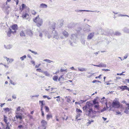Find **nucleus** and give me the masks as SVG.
<instances>
[{
	"label": "nucleus",
	"mask_w": 129,
	"mask_h": 129,
	"mask_svg": "<svg viewBox=\"0 0 129 129\" xmlns=\"http://www.w3.org/2000/svg\"><path fill=\"white\" fill-rule=\"evenodd\" d=\"M28 116L29 117V118L30 119H32L33 118V117L32 116L29 115V114L28 115Z\"/></svg>",
	"instance_id": "a18cd8bd"
},
{
	"label": "nucleus",
	"mask_w": 129,
	"mask_h": 129,
	"mask_svg": "<svg viewBox=\"0 0 129 129\" xmlns=\"http://www.w3.org/2000/svg\"><path fill=\"white\" fill-rule=\"evenodd\" d=\"M4 110L6 112H8L10 111L9 109L8 108H4Z\"/></svg>",
	"instance_id": "7c9ffc66"
},
{
	"label": "nucleus",
	"mask_w": 129,
	"mask_h": 129,
	"mask_svg": "<svg viewBox=\"0 0 129 129\" xmlns=\"http://www.w3.org/2000/svg\"><path fill=\"white\" fill-rule=\"evenodd\" d=\"M97 81H98V82H100V81H97L96 80H93L92 81V82L93 83H95V82H96Z\"/></svg>",
	"instance_id": "de8ad7c7"
},
{
	"label": "nucleus",
	"mask_w": 129,
	"mask_h": 129,
	"mask_svg": "<svg viewBox=\"0 0 129 129\" xmlns=\"http://www.w3.org/2000/svg\"><path fill=\"white\" fill-rule=\"evenodd\" d=\"M44 74L46 75H48L47 74H48L49 75V74H48V73H47V72H44Z\"/></svg>",
	"instance_id": "6e6d98bb"
},
{
	"label": "nucleus",
	"mask_w": 129,
	"mask_h": 129,
	"mask_svg": "<svg viewBox=\"0 0 129 129\" xmlns=\"http://www.w3.org/2000/svg\"><path fill=\"white\" fill-rule=\"evenodd\" d=\"M31 13L32 14L34 15H35L37 13L36 12V11L34 10H31Z\"/></svg>",
	"instance_id": "bb28decb"
},
{
	"label": "nucleus",
	"mask_w": 129,
	"mask_h": 129,
	"mask_svg": "<svg viewBox=\"0 0 129 129\" xmlns=\"http://www.w3.org/2000/svg\"><path fill=\"white\" fill-rule=\"evenodd\" d=\"M18 128H20V129L21 128H23V126H22V125H19L18 126Z\"/></svg>",
	"instance_id": "ea45409f"
},
{
	"label": "nucleus",
	"mask_w": 129,
	"mask_h": 129,
	"mask_svg": "<svg viewBox=\"0 0 129 129\" xmlns=\"http://www.w3.org/2000/svg\"><path fill=\"white\" fill-rule=\"evenodd\" d=\"M43 61H46L48 62V63H50L51 62H52V61L50 60H49L46 59L44 60Z\"/></svg>",
	"instance_id": "c756f323"
},
{
	"label": "nucleus",
	"mask_w": 129,
	"mask_h": 129,
	"mask_svg": "<svg viewBox=\"0 0 129 129\" xmlns=\"http://www.w3.org/2000/svg\"><path fill=\"white\" fill-rule=\"evenodd\" d=\"M61 117L63 120H66L68 118V117L65 115V114L64 113H62L61 114Z\"/></svg>",
	"instance_id": "4468645a"
},
{
	"label": "nucleus",
	"mask_w": 129,
	"mask_h": 129,
	"mask_svg": "<svg viewBox=\"0 0 129 129\" xmlns=\"http://www.w3.org/2000/svg\"><path fill=\"white\" fill-rule=\"evenodd\" d=\"M116 115H118L119 114H120L121 115V113L119 111L116 112Z\"/></svg>",
	"instance_id": "c03bdc74"
},
{
	"label": "nucleus",
	"mask_w": 129,
	"mask_h": 129,
	"mask_svg": "<svg viewBox=\"0 0 129 129\" xmlns=\"http://www.w3.org/2000/svg\"><path fill=\"white\" fill-rule=\"evenodd\" d=\"M102 70L103 71H109L110 70L108 69H102Z\"/></svg>",
	"instance_id": "09e8293b"
},
{
	"label": "nucleus",
	"mask_w": 129,
	"mask_h": 129,
	"mask_svg": "<svg viewBox=\"0 0 129 129\" xmlns=\"http://www.w3.org/2000/svg\"><path fill=\"white\" fill-rule=\"evenodd\" d=\"M119 87L121 89L122 91H124L125 89H126L128 91H129V87H128L126 86H121Z\"/></svg>",
	"instance_id": "9b49d317"
},
{
	"label": "nucleus",
	"mask_w": 129,
	"mask_h": 129,
	"mask_svg": "<svg viewBox=\"0 0 129 129\" xmlns=\"http://www.w3.org/2000/svg\"><path fill=\"white\" fill-rule=\"evenodd\" d=\"M96 100H94L93 101V103L94 104H98V102H96Z\"/></svg>",
	"instance_id": "e433bc0d"
},
{
	"label": "nucleus",
	"mask_w": 129,
	"mask_h": 129,
	"mask_svg": "<svg viewBox=\"0 0 129 129\" xmlns=\"http://www.w3.org/2000/svg\"><path fill=\"white\" fill-rule=\"evenodd\" d=\"M64 79V78L63 77V75L60 76L58 78V80L59 81H60L61 80H63Z\"/></svg>",
	"instance_id": "412c9836"
},
{
	"label": "nucleus",
	"mask_w": 129,
	"mask_h": 129,
	"mask_svg": "<svg viewBox=\"0 0 129 129\" xmlns=\"http://www.w3.org/2000/svg\"><path fill=\"white\" fill-rule=\"evenodd\" d=\"M9 123H8L7 124H6V126L5 128L6 129H10V128L9 126Z\"/></svg>",
	"instance_id": "4c0bfd02"
},
{
	"label": "nucleus",
	"mask_w": 129,
	"mask_h": 129,
	"mask_svg": "<svg viewBox=\"0 0 129 129\" xmlns=\"http://www.w3.org/2000/svg\"><path fill=\"white\" fill-rule=\"evenodd\" d=\"M79 11H80V12L82 11L88 12V11L87 10H80Z\"/></svg>",
	"instance_id": "0e129e2a"
},
{
	"label": "nucleus",
	"mask_w": 129,
	"mask_h": 129,
	"mask_svg": "<svg viewBox=\"0 0 129 129\" xmlns=\"http://www.w3.org/2000/svg\"><path fill=\"white\" fill-rule=\"evenodd\" d=\"M126 105L123 108H121V111H122V110H124V112L126 114H128L129 112V104H126Z\"/></svg>",
	"instance_id": "20e7f679"
},
{
	"label": "nucleus",
	"mask_w": 129,
	"mask_h": 129,
	"mask_svg": "<svg viewBox=\"0 0 129 129\" xmlns=\"http://www.w3.org/2000/svg\"><path fill=\"white\" fill-rule=\"evenodd\" d=\"M62 34L63 35L66 37H68L69 36V33L65 30H64L62 32Z\"/></svg>",
	"instance_id": "2eb2a0df"
},
{
	"label": "nucleus",
	"mask_w": 129,
	"mask_h": 129,
	"mask_svg": "<svg viewBox=\"0 0 129 129\" xmlns=\"http://www.w3.org/2000/svg\"><path fill=\"white\" fill-rule=\"evenodd\" d=\"M100 102L102 104H105L106 105H107V100L104 97L101 99Z\"/></svg>",
	"instance_id": "f8f14e48"
},
{
	"label": "nucleus",
	"mask_w": 129,
	"mask_h": 129,
	"mask_svg": "<svg viewBox=\"0 0 129 129\" xmlns=\"http://www.w3.org/2000/svg\"><path fill=\"white\" fill-rule=\"evenodd\" d=\"M26 56L25 55H24L20 58V59L22 61L25 58H26Z\"/></svg>",
	"instance_id": "473e14b6"
},
{
	"label": "nucleus",
	"mask_w": 129,
	"mask_h": 129,
	"mask_svg": "<svg viewBox=\"0 0 129 129\" xmlns=\"http://www.w3.org/2000/svg\"><path fill=\"white\" fill-rule=\"evenodd\" d=\"M11 29L10 28L9 29V30L7 33V35L8 36L10 37L11 35V33H12Z\"/></svg>",
	"instance_id": "6ab92c4d"
},
{
	"label": "nucleus",
	"mask_w": 129,
	"mask_h": 129,
	"mask_svg": "<svg viewBox=\"0 0 129 129\" xmlns=\"http://www.w3.org/2000/svg\"><path fill=\"white\" fill-rule=\"evenodd\" d=\"M4 58H6L7 61H8L9 60V59L6 57H4Z\"/></svg>",
	"instance_id": "13d9d810"
},
{
	"label": "nucleus",
	"mask_w": 129,
	"mask_h": 129,
	"mask_svg": "<svg viewBox=\"0 0 129 129\" xmlns=\"http://www.w3.org/2000/svg\"><path fill=\"white\" fill-rule=\"evenodd\" d=\"M78 70L79 71H81V72H83V71H85L86 70L85 69H84L83 68H79Z\"/></svg>",
	"instance_id": "c85d7f7f"
},
{
	"label": "nucleus",
	"mask_w": 129,
	"mask_h": 129,
	"mask_svg": "<svg viewBox=\"0 0 129 129\" xmlns=\"http://www.w3.org/2000/svg\"><path fill=\"white\" fill-rule=\"evenodd\" d=\"M92 106L93 104L90 102H87L85 106L83 108V109L85 112L89 115L93 112Z\"/></svg>",
	"instance_id": "f257e3e1"
},
{
	"label": "nucleus",
	"mask_w": 129,
	"mask_h": 129,
	"mask_svg": "<svg viewBox=\"0 0 129 129\" xmlns=\"http://www.w3.org/2000/svg\"><path fill=\"white\" fill-rule=\"evenodd\" d=\"M112 105L113 107L118 108L120 107L121 109L122 108L121 107L122 105H121L120 102L117 100H114L112 103Z\"/></svg>",
	"instance_id": "7ed1b4c3"
},
{
	"label": "nucleus",
	"mask_w": 129,
	"mask_h": 129,
	"mask_svg": "<svg viewBox=\"0 0 129 129\" xmlns=\"http://www.w3.org/2000/svg\"><path fill=\"white\" fill-rule=\"evenodd\" d=\"M54 98L55 99L56 98H57V99L56 100V101L57 102H58L60 101V96H58L56 97H54Z\"/></svg>",
	"instance_id": "2f4dec72"
},
{
	"label": "nucleus",
	"mask_w": 129,
	"mask_h": 129,
	"mask_svg": "<svg viewBox=\"0 0 129 129\" xmlns=\"http://www.w3.org/2000/svg\"><path fill=\"white\" fill-rule=\"evenodd\" d=\"M44 101H39V104H41L40 107H41V115L43 117H44V112L43 110V107L44 105L43 104Z\"/></svg>",
	"instance_id": "423d86ee"
},
{
	"label": "nucleus",
	"mask_w": 129,
	"mask_h": 129,
	"mask_svg": "<svg viewBox=\"0 0 129 129\" xmlns=\"http://www.w3.org/2000/svg\"><path fill=\"white\" fill-rule=\"evenodd\" d=\"M9 62L10 63H11L13 61V59H9Z\"/></svg>",
	"instance_id": "49530a36"
},
{
	"label": "nucleus",
	"mask_w": 129,
	"mask_h": 129,
	"mask_svg": "<svg viewBox=\"0 0 129 129\" xmlns=\"http://www.w3.org/2000/svg\"><path fill=\"white\" fill-rule=\"evenodd\" d=\"M60 72H67V70L66 69H63L62 68L60 70Z\"/></svg>",
	"instance_id": "a878e982"
},
{
	"label": "nucleus",
	"mask_w": 129,
	"mask_h": 129,
	"mask_svg": "<svg viewBox=\"0 0 129 129\" xmlns=\"http://www.w3.org/2000/svg\"><path fill=\"white\" fill-rule=\"evenodd\" d=\"M5 104V103H3V104H2L1 105H0V106L1 107H2Z\"/></svg>",
	"instance_id": "8fccbe9b"
},
{
	"label": "nucleus",
	"mask_w": 129,
	"mask_h": 129,
	"mask_svg": "<svg viewBox=\"0 0 129 129\" xmlns=\"http://www.w3.org/2000/svg\"><path fill=\"white\" fill-rule=\"evenodd\" d=\"M58 76L54 75L53 77V79L55 81H57L58 79Z\"/></svg>",
	"instance_id": "b1692460"
},
{
	"label": "nucleus",
	"mask_w": 129,
	"mask_h": 129,
	"mask_svg": "<svg viewBox=\"0 0 129 129\" xmlns=\"http://www.w3.org/2000/svg\"><path fill=\"white\" fill-rule=\"evenodd\" d=\"M76 111L77 113H81L82 112V111L81 110L78 109H76Z\"/></svg>",
	"instance_id": "72a5a7b5"
},
{
	"label": "nucleus",
	"mask_w": 129,
	"mask_h": 129,
	"mask_svg": "<svg viewBox=\"0 0 129 129\" xmlns=\"http://www.w3.org/2000/svg\"><path fill=\"white\" fill-rule=\"evenodd\" d=\"M4 121L5 122L6 124H7L8 123H9L7 122V117L5 115H4Z\"/></svg>",
	"instance_id": "f3484780"
},
{
	"label": "nucleus",
	"mask_w": 129,
	"mask_h": 129,
	"mask_svg": "<svg viewBox=\"0 0 129 129\" xmlns=\"http://www.w3.org/2000/svg\"><path fill=\"white\" fill-rule=\"evenodd\" d=\"M29 50L32 53H34L35 54H37V53L36 52H35L34 51H32L30 50Z\"/></svg>",
	"instance_id": "79ce46f5"
},
{
	"label": "nucleus",
	"mask_w": 129,
	"mask_h": 129,
	"mask_svg": "<svg viewBox=\"0 0 129 129\" xmlns=\"http://www.w3.org/2000/svg\"><path fill=\"white\" fill-rule=\"evenodd\" d=\"M11 9L10 6H8L5 7V11L7 14H8L10 11H11Z\"/></svg>",
	"instance_id": "9d476101"
},
{
	"label": "nucleus",
	"mask_w": 129,
	"mask_h": 129,
	"mask_svg": "<svg viewBox=\"0 0 129 129\" xmlns=\"http://www.w3.org/2000/svg\"><path fill=\"white\" fill-rule=\"evenodd\" d=\"M40 64H39L38 65H36L35 66V68H38L40 66Z\"/></svg>",
	"instance_id": "bf43d9fd"
},
{
	"label": "nucleus",
	"mask_w": 129,
	"mask_h": 129,
	"mask_svg": "<svg viewBox=\"0 0 129 129\" xmlns=\"http://www.w3.org/2000/svg\"><path fill=\"white\" fill-rule=\"evenodd\" d=\"M15 1V2L16 3V5H17L18 4V3L19 2V0H16V1Z\"/></svg>",
	"instance_id": "603ef678"
},
{
	"label": "nucleus",
	"mask_w": 129,
	"mask_h": 129,
	"mask_svg": "<svg viewBox=\"0 0 129 129\" xmlns=\"http://www.w3.org/2000/svg\"><path fill=\"white\" fill-rule=\"evenodd\" d=\"M55 26H54L53 27H52V28L53 29V30H54L55 29Z\"/></svg>",
	"instance_id": "774afa93"
},
{
	"label": "nucleus",
	"mask_w": 129,
	"mask_h": 129,
	"mask_svg": "<svg viewBox=\"0 0 129 129\" xmlns=\"http://www.w3.org/2000/svg\"><path fill=\"white\" fill-rule=\"evenodd\" d=\"M120 34L118 32L116 33L115 34V35H119Z\"/></svg>",
	"instance_id": "3c124183"
},
{
	"label": "nucleus",
	"mask_w": 129,
	"mask_h": 129,
	"mask_svg": "<svg viewBox=\"0 0 129 129\" xmlns=\"http://www.w3.org/2000/svg\"><path fill=\"white\" fill-rule=\"evenodd\" d=\"M31 63L32 64H33L34 65H35V61H31Z\"/></svg>",
	"instance_id": "69168bd1"
},
{
	"label": "nucleus",
	"mask_w": 129,
	"mask_h": 129,
	"mask_svg": "<svg viewBox=\"0 0 129 129\" xmlns=\"http://www.w3.org/2000/svg\"><path fill=\"white\" fill-rule=\"evenodd\" d=\"M127 82L129 83V79H126L125 80Z\"/></svg>",
	"instance_id": "680f3d73"
},
{
	"label": "nucleus",
	"mask_w": 129,
	"mask_h": 129,
	"mask_svg": "<svg viewBox=\"0 0 129 129\" xmlns=\"http://www.w3.org/2000/svg\"><path fill=\"white\" fill-rule=\"evenodd\" d=\"M93 121L92 120V121H90L89 120L88 122L87 123L88 124H90L91 122H93Z\"/></svg>",
	"instance_id": "37998d69"
},
{
	"label": "nucleus",
	"mask_w": 129,
	"mask_h": 129,
	"mask_svg": "<svg viewBox=\"0 0 129 129\" xmlns=\"http://www.w3.org/2000/svg\"><path fill=\"white\" fill-rule=\"evenodd\" d=\"M11 27L14 30V31H12V33L13 34L16 33V31L18 29L17 25L16 24H13Z\"/></svg>",
	"instance_id": "1a4fd4ad"
},
{
	"label": "nucleus",
	"mask_w": 129,
	"mask_h": 129,
	"mask_svg": "<svg viewBox=\"0 0 129 129\" xmlns=\"http://www.w3.org/2000/svg\"><path fill=\"white\" fill-rule=\"evenodd\" d=\"M29 16V15L27 13H24L22 14V17L24 18H26L27 16Z\"/></svg>",
	"instance_id": "aec40b11"
},
{
	"label": "nucleus",
	"mask_w": 129,
	"mask_h": 129,
	"mask_svg": "<svg viewBox=\"0 0 129 129\" xmlns=\"http://www.w3.org/2000/svg\"><path fill=\"white\" fill-rule=\"evenodd\" d=\"M37 72H43V71L41 69H37L36 70Z\"/></svg>",
	"instance_id": "c9c22d12"
},
{
	"label": "nucleus",
	"mask_w": 129,
	"mask_h": 129,
	"mask_svg": "<svg viewBox=\"0 0 129 129\" xmlns=\"http://www.w3.org/2000/svg\"><path fill=\"white\" fill-rule=\"evenodd\" d=\"M27 57L29 58H31V59H32V58L30 56V55L29 54H28L27 55Z\"/></svg>",
	"instance_id": "4d7b16f0"
},
{
	"label": "nucleus",
	"mask_w": 129,
	"mask_h": 129,
	"mask_svg": "<svg viewBox=\"0 0 129 129\" xmlns=\"http://www.w3.org/2000/svg\"><path fill=\"white\" fill-rule=\"evenodd\" d=\"M12 98L13 99H16V98L15 95H13Z\"/></svg>",
	"instance_id": "5fc2aeb1"
},
{
	"label": "nucleus",
	"mask_w": 129,
	"mask_h": 129,
	"mask_svg": "<svg viewBox=\"0 0 129 129\" xmlns=\"http://www.w3.org/2000/svg\"><path fill=\"white\" fill-rule=\"evenodd\" d=\"M27 7L26 6V5L24 4H22L21 6V8L20 7V10L21 12H22L25 8H26Z\"/></svg>",
	"instance_id": "dca6fc26"
},
{
	"label": "nucleus",
	"mask_w": 129,
	"mask_h": 129,
	"mask_svg": "<svg viewBox=\"0 0 129 129\" xmlns=\"http://www.w3.org/2000/svg\"><path fill=\"white\" fill-rule=\"evenodd\" d=\"M28 30H27L23 29L20 30V35L22 37H24L25 36V34L27 33Z\"/></svg>",
	"instance_id": "0eeeda50"
},
{
	"label": "nucleus",
	"mask_w": 129,
	"mask_h": 129,
	"mask_svg": "<svg viewBox=\"0 0 129 129\" xmlns=\"http://www.w3.org/2000/svg\"><path fill=\"white\" fill-rule=\"evenodd\" d=\"M112 81L111 80H110L108 82H106L105 83H106V84L107 85H110V83H109V82H111Z\"/></svg>",
	"instance_id": "58836bf2"
},
{
	"label": "nucleus",
	"mask_w": 129,
	"mask_h": 129,
	"mask_svg": "<svg viewBox=\"0 0 129 129\" xmlns=\"http://www.w3.org/2000/svg\"><path fill=\"white\" fill-rule=\"evenodd\" d=\"M11 1V0H7L6 2V5L7 4V3L10 2Z\"/></svg>",
	"instance_id": "864d4df0"
},
{
	"label": "nucleus",
	"mask_w": 129,
	"mask_h": 129,
	"mask_svg": "<svg viewBox=\"0 0 129 129\" xmlns=\"http://www.w3.org/2000/svg\"><path fill=\"white\" fill-rule=\"evenodd\" d=\"M47 7L46 5L43 3L41 4L40 6V8H46Z\"/></svg>",
	"instance_id": "a211bd4d"
},
{
	"label": "nucleus",
	"mask_w": 129,
	"mask_h": 129,
	"mask_svg": "<svg viewBox=\"0 0 129 129\" xmlns=\"http://www.w3.org/2000/svg\"><path fill=\"white\" fill-rule=\"evenodd\" d=\"M47 95H43V97L44 98H47Z\"/></svg>",
	"instance_id": "338daca9"
},
{
	"label": "nucleus",
	"mask_w": 129,
	"mask_h": 129,
	"mask_svg": "<svg viewBox=\"0 0 129 129\" xmlns=\"http://www.w3.org/2000/svg\"><path fill=\"white\" fill-rule=\"evenodd\" d=\"M94 66H95L97 67H105L104 64H100L99 65H94Z\"/></svg>",
	"instance_id": "5701e85b"
},
{
	"label": "nucleus",
	"mask_w": 129,
	"mask_h": 129,
	"mask_svg": "<svg viewBox=\"0 0 129 129\" xmlns=\"http://www.w3.org/2000/svg\"><path fill=\"white\" fill-rule=\"evenodd\" d=\"M94 107L96 108L97 110L99 109V106L98 104L97 105H95L94 106Z\"/></svg>",
	"instance_id": "f704fd0d"
},
{
	"label": "nucleus",
	"mask_w": 129,
	"mask_h": 129,
	"mask_svg": "<svg viewBox=\"0 0 129 129\" xmlns=\"http://www.w3.org/2000/svg\"><path fill=\"white\" fill-rule=\"evenodd\" d=\"M94 35V33H92L89 34L87 37V39L88 40L91 39L93 37Z\"/></svg>",
	"instance_id": "ddd939ff"
},
{
	"label": "nucleus",
	"mask_w": 129,
	"mask_h": 129,
	"mask_svg": "<svg viewBox=\"0 0 129 129\" xmlns=\"http://www.w3.org/2000/svg\"><path fill=\"white\" fill-rule=\"evenodd\" d=\"M45 111L46 112H48L49 111V107L47 106H45Z\"/></svg>",
	"instance_id": "cd10ccee"
},
{
	"label": "nucleus",
	"mask_w": 129,
	"mask_h": 129,
	"mask_svg": "<svg viewBox=\"0 0 129 129\" xmlns=\"http://www.w3.org/2000/svg\"><path fill=\"white\" fill-rule=\"evenodd\" d=\"M41 123L42 125L41 127L43 128H42L41 127H40L39 128V129H45L46 128L44 126L47 124V122L44 120H43L41 121Z\"/></svg>",
	"instance_id": "6e6552de"
},
{
	"label": "nucleus",
	"mask_w": 129,
	"mask_h": 129,
	"mask_svg": "<svg viewBox=\"0 0 129 129\" xmlns=\"http://www.w3.org/2000/svg\"><path fill=\"white\" fill-rule=\"evenodd\" d=\"M33 21L36 23V25L38 27H40L42 24L43 20L39 17V15L33 19Z\"/></svg>",
	"instance_id": "f03ea898"
},
{
	"label": "nucleus",
	"mask_w": 129,
	"mask_h": 129,
	"mask_svg": "<svg viewBox=\"0 0 129 129\" xmlns=\"http://www.w3.org/2000/svg\"><path fill=\"white\" fill-rule=\"evenodd\" d=\"M52 117V116L51 114H47L46 116V118L48 120L50 118Z\"/></svg>",
	"instance_id": "393cba45"
},
{
	"label": "nucleus",
	"mask_w": 129,
	"mask_h": 129,
	"mask_svg": "<svg viewBox=\"0 0 129 129\" xmlns=\"http://www.w3.org/2000/svg\"><path fill=\"white\" fill-rule=\"evenodd\" d=\"M56 119L57 121H59V119L58 118V117L57 116H56Z\"/></svg>",
	"instance_id": "052dcab7"
},
{
	"label": "nucleus",
	"mask_w": 129,
	"mask_h": 129,
	"mask_svg": "<svg viewBox=\"0 0 129 129\" xmlns=\"http://www.w3.org/2000/svg\"><path fill=\"white\" fill-rule=\"evenodd\" d=\"M20 108L21 107L20 106H19L18 107L16 108V112H18L19 111H23V110H22V109H21Z\"/></svg>",
	"instance_id": "4be33fe9"
},
{
	"label": "nucleus",
	"mask_w": 129,
	"mask_h": 129,
	"mask_svg": "<svg viewBox=\"0 0 129 129\" xmlns=\"http://www.w3.org/2000/svg\"><path fill=\"white\" fill-rule=\"evenodd\" d=\"M15 117L17 119H19L21 120L22 119L24 118V116L23 115L22 113L19 112H16Z\"/></svg>",
	"instance_id": "39448f33"
},
{
	"label": "nucleus",
	"mask_w": 129,
	"mask_h": 129,
	"mask_svg": "<svg viewBox=\"0 0 129 129\" xmlns=\"http://www.w3.org/2000/svg\"><path fill=\"white\" fill-rule=\"evenodd\" d=\"M4 66L6 68H8L9 67L8 66L6 65H4Z\"/></svg>",
	"instance_id": "e2e57ef3"
},
{
	"label": "nucleus",
	"mask_w": 129,
	"mask_h": 129,
	"mask_svg": "<svg viewBox=\"0 0 129 129\" xmlns=\"http://www.w3.org/2000/svg\"><path fill=\"white\" fill-rule=\"evenodd\" d=\"M66 98H67V101L68 102H70L71 101V100L67 96L66 97Z\"/></svg>",
	"instance_id": "a19ab883"
}]
</instances>
